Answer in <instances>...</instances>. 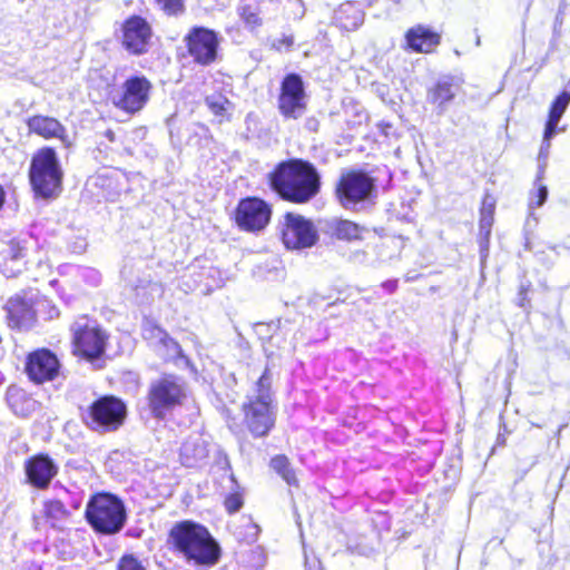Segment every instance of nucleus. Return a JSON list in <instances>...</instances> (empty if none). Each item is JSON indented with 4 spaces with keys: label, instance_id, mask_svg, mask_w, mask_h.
Returning <instances> with one entry per match:
<instances>
[{
    "label": "nucleus",
    "instance_id": "nucleus-1",
    "mask_svg": "<svg viewBox=\"0 0 570 570\" xmlns=\"http://www.w3.org/2000/svg\"><path fill=\"white\" fill-rule=\"evenodd\" d=\"M271 190L283 202L305 205L322 190V175L309 160L291 157L277 163L267 174Z\"/></svg>",
    "mask_w": 570,
    "mask_h": 570
},
{
    "label": "nucleus",
    "instance_id": "nucleus-2",
    "mask_svg": "<svg viewBox=\"0 0 570 570\" xmlns=\"http://www.w3.org/2000/svg\"><path fill=\"white\" fill-rule=\"evenodd\" d=\"M242 421L229 420L230 430H239L253 439L267 438L276 428L277 404L273 391V374L268 366L254 383V393L247 395L239 407Z\"/></svg>",
    "mask_w": 570,
    "mask_h": 570
},
{
    "label": "nucleus",
    "instance_id": "nucleus-3",
    "mask_svg": "<svg viewBox=\"0 0 570 570\" xmlns=\"http://www.w3.org/2000/svg\"><path fill=\"white\" fill-rule=\"evenodd\" d=\"M166 546L188 564L198 568L215 566L222 556L220 547L209 530L193 520L175 522L167 532Z\"/></svg>",
    "mask_w": 570,
    "mask_h": 570
},
{
    "label": "nucleus",
    "instance_id": "nucleus-4",
    "mask_svg": "<svg viewBox=\"0 0 570 570\" xmlns=\"http://www.w3.org/2000/svg\"><path fill=\"white\" fill-rule=\"evenodd\" d=\"M28 178L36 197L51 199L61 193L63 170L55 148L42 146L32 154Z\"/></svg>",
    "mask_w": 570,
    "mask_h": 570
},
{
    "label": "nucleus",
    "instance_id": "nucleus-5",
    "mask_svg": "<svg viewBox=\"0 0 570 570\" xmlns=\"http://www.w3.org/2000/svg\"><path fill=\"white\" fill-rule=\"evenodd\" d=\"M82 424L91 432L108 434L119 431L128 417L126 402L112 394L100 395L80 410Z\"/></svg>",
    "mask_w": 570,
    "mask_h": 570
},
{
    "label": "nucleus",
    "instance_id": "nucleus-6",
    "mask_svg": "<svg viewBox=\"0 0 570 570\" xmlns=\"http://www.w3.org/2000/svg\"><path fill=\"white\" fill-rule=\"evenodd\" d=\"M85 519L96 533L111 535L124 528L127 512L121 499L116 494L101 491L89 498Z\"/></svg>",
    "mask_w": 570,
    "mask_h": 570
},
{
    "label": "nucleus",
    "instance_id": "nucleus-7",
    "mask_svg": "<svg viewBox=\"0 0 570 570\" xmlns=\"http://www.w3.org/2000/svg\"><path fill=\"white\" fill-rule=\"evenodd\" d=\"M187 400L185 383L174 374H163L149 383L146 402L150 415L165 420L169 413L181 407Z\"/></svg>",
    "mask_w": 570,
    "mask_h": 570
},
{
    "label": "nucleus",
    "instance_id": "nucleus-8",
    "mask_svg": "<svg viewBox=\"0 0 570 570\" xmlns=\"http://www.w3.org/2000/svg\"><path fill=\"white\" fill-rule=\"evenodd\" d=\"M220 36L208 27L195 24L183 37L186 56L198 67H210L220 58Z\"/></svg>",
    "mask_w": 570,
    "mask_h": 570
},
{
    "label": "nucleus",
    "instance_id": "nucleus-9",
    "mask_svg": "<svg viewBox=\"0 0 570 570\" xmlns=\"http://www.w3.org/2000/svg\"><path fill=\"white\" fill-rule=\"evenodd\" d=\"M154 85L145 75H130L109 95L111 105L127 116L141 112L149 104Z\"/></svg>",
    "mask_w": 570,
    "mask_h": 570
},
{
    "label": "nucleus",
    "instance_id": "nucleus-10",
    "mask_svg": "<svg viewBox=\"0 0 570 570\" xmlns=\"http://www.w3.org/2000/svg\"><path fill=\"white\" fill-rule=\"evenodd\" d=\"M109 335L97 324L77 325L72 328L71 353L90 364L102 362Z\"/></svg>",
    "mask_w": 570,
    "mask_h": 570
},
{
    "label": "nucleus",
    "instance_id": "nucleus-11",
    "mask_svg": "<svg viewBox=\"0 0 570 570\" xmlns=\"http://www.w3.org/2000/svg\"><path fill=\"white\" fill-rule=\"evenodd\" d=\"M307 95L301 75L286 73L281 83L277 97V109L285 120H297L307 110Z\"/></svg>",
    "mask_w": 570,
    "mask_h": 570
},
{
    "label": "nucleus",
    "instance_id": "nucleus-12",
    "mask_svg": "<svg viewBox=\"0 0 570 570\" xmlns=\"http://www.w3.org/2000/svg\"><path fill=\"white\" fill-rule=\"evenodd\" d=\"M154 36L151 23L140 14H130L120 23V45L130 56L147 55L153 47Z\"/></svg>",
    "mask_w": 570,
    "mask_h": 570
},
{
    "label": "nucleus",
    "instance_id": "nucleus-13",
    "mask_svg": "<svg viewBox=\"0 0 570 570\" xmlns=\"http://www.w3.org/2000/svg\"><path fill=\"white\" fill-rule=\"evenodd\" d=\"M272 214L273 207L269 203L257 196H246L238 200L232 219L243 232L259 233L269 225Z\"/></svg>",
    "mask_w": 570,
    "mask_h": 570
},
{
    "label": "nucleus",
    "instance_id": "nucleus-14",
    "mask_svg": "<svg viewBox=\"0 0 570 570\" xmlns=\"http://www.w3.org/2000/svg\"><path fill=\"white\" fill-rule=\"evenodd\" d=\"M61 371L60 358L48 347L33 348L24 356L23 373L35 385H43L58 380Z\"/></svg>",
    "mask_w": 570,
    "mask_h": 570
},
{
    "label": "nucleus",
    "instance_id": "nucleus-15",
    "mask_svg": "<svg viewBox=\"0 0 570 570\" xmlns=\"http://www.w3.org/2000/svg\"><path fill=\"white\" fill-rule=\"evenodd\" d=\"M281 239L287 249L298 250L315 246L320 236L311 219L301 214L287 212L281 225Z\"/></svg>",
    "mask_w": 570,
    "mask_h": 570
},
{
    "label": "nucleus",
    "instance_id": "nucleus-16",
    "mask_svg": "<svg viewBox=\"0 0 570 570\" xmlns=\"http://www.w3.org/2000/svg\"><path fill=\"white\" fill-rule=\"evenodd\" d=\"M36 303L37 301L28 296L26 289L10 296L3 305L7 326L18 332L33 327L38 320Z\"/></svg>",
    "mask_w": 570,
    "mask_h": 570
},
{
    "label": "nucleus",
    "instance_id": "nucleus-17",
    "mask_svg": "<svg viewBox=\"0 0 570 570\" xmlns=\"http://www.w3.org/2000/svg\"><path fill=\"white\" fill-rule=\"evenodd\" d=\"M26 483L40 491L49 489L59 474V465L47 452H38L23 462Z\"/></svg>",
    "mask_w": 570,
    "mask_h": 570
},
{
    "label": "nucleus",
    "instance_id": "nucleus-18",
    "mask_svg": "<svg viewBox=\"0 0 570 570\" xmlns=\"http://www.w3.org/2000/svg\"><path fill=\"white\" fill-rule=\"evenodd\" d=\"M406 48L416 53H433L441 43V32L424 24L409 28L404 35Z\"/></svg>",
    "mask_w": 570,
    "mask_h": 570
},
{
    "label": "nucleus",
    "instance_id": "nucleus-19",
    "mask_svg": "<svg viewBox=\"0 0 570 570\" xmlns=\"http://www.w3.org/2000/svg\"><path fill=\"white\" fill-rule=\"evenodd\" d=\"M26 125L30 135H36L45 140H67L68 135L65 125L55 117L36 114L26 119Z\"/></svg>",
    "mask_w": 570,
    "mask_h": 570
},
{
    "label": "nucleus",
    "instance_id": "nucleus-20",
    "mask_svg": "<svg viewBox=\"0 0 570 570\" xmlns=\"http://www.w3.org/2000/svg\"><path fill=\"white\" fill-rule=\"evenodd\" d=\"M334 195L344 209H353L356 206V169H348L341 174Z\"/></svg>",
    "mask_w": 570,
    "mask_h": 570
},
{
    "label": "nucleus",
    "instance_id": "nucleus-21",
    "mask_svg": "<svg viewBox=\"0 0 570 570\" xmlns=\"http://www.w3.org/2000/svg\"><path fill=\"white\" fill-rule=\"evenodd\" d=\"M27 250L26 242L18 238H11L8 240L4 247L0 250L2 261L0 264L1 272L8 277L16 276L20 271L13 269L10 266V263L20 262L26 258Z\"/></svg>",
    "mask_w": 570,
    "mask_h": 570
},
{
    "label": "nucleus",
    "instance_id": "nucleus-22",
    "mask_svg": "<svg viewBox=\"0 0 570 570\" xmlns=\"http://www.w3.org/2000/svg\"><path fill=\"white\" fill-rule=\"evenodd\" d=\"M454 83L448 80L436 81L428 90V102L432 105L439 112H443L446 106L454 99Z\"/></svg>",
    "mask_w": 570,
    "mask_h": 570
},
{
    "label": "nucleus",
    "instance_id": "nucleus-23",
    "mask_svg": "<svg viewBox=\"0 0 570 570\" xmlns=\"http://www.w3.org/2000/svg\"><path fill=\"white\" fill-rule=\"evenodd\" d=\"M495 206V198L490 193H485L481 200L479 218V227L481 233L483 234L485 247L488 246L491 229L494 223Z\"/></svg>",
    "mask_w": 570,
    "mask_h": 570
},
{
    "label": "nucleus",
    "instance_id": "nucleus-24",
    "mask_svg": "<svg viewBox=\"0 0 570 570\" xmlns=\"http://www.w3.org/2000/svg\"><path fill=\"white\" fill-rule=\"evenodd\" d=\"M207 456L205 446L198 441L186 440L179 448V462L186 468H195Z\"/></svg>",
    "mask_w": 570,
    "mask_h": 570
},
{
    "label": "nucleus",
    "instance_id": "nucleus-25",
    "mask_svg": "<svg viewBox=\"0 0 570 570\" xmlns=\"http://www.w3.org/2000/svg\"><path fill=\"white\" fill-rule=\"evenodd\" d=\"M261 2L262 0H242L237 8L238 17L249 29H256L263 24Z\"/></svg>",
    "mask_w": 570,
    "mask_h": 570
},
{
    "label": "nucleus",
    "instance_id": "nucleus-26",
    "mask_svg": "<svg viewBox=\"0 0 570 570\" xmlns=\"http://www.w3.org/2000/svg\"><path fill=\"white\" fill-rule=\"evenodd\" d=\"M269 466L275 471L289 487L297 488L299 485L296 472L293 469L289 459L285 454H276L272 456Z\"/></svg>",
    "mask_w": 570,
    "mask_h": 570
},
{
    "label": "nucleus",
    "instance_id": "nucleus-27",
    "mask_svg": "<svg viewBox=\"0 0 570 570\" xmlns=\"http://www.w3.org/2000/svg\"><path fill=\"white\" fill-rule=\"evenodd\" d=\"M42 517L51 527L70 517L66 504L59 499H47L42 503Z\"/></svg>",
    "mask_w": 570,
    "mask_h": 570
},
{
    "label": "nucleus",
    "instance_id": "nucleus-28",
    "mask_svg": "<svg viewBox=\"0 0 570 570\" xmlns=\"http://www.w3.org/2000/svg\"><path fill=\"white\" fill-rule=\"evenodd\" d=\"M205 104L210 112L219 118L218 121H230L232 115L229 110L233 108V102L222 92L205 98Z\"/></svg>",
    "mask_w": 570,
    "mask_h": 570
},
{
    "label": "nucleus",
    "instance_id": "nucleus-29",
    "mask_svg": "<svg viewBox=\"0 0 570 570\" xmlns=\"http://www.w3.org/2000/svg\"><path fill=\"white\" fill-rule=\"evenodd\" d=\"M330 236L336 240L352 242L356 238V223L336 218L328 224Z\"/></svg>",
    "mask_w": 570,
    "mask_h": 570
},
{
    "label": "nucleus",
    "instance_id": "nucleus-30",
    "mask_svg": "<svg viewBox=\"0 0 570 570\" xmlns=\"http://www.w3.org/2000/svg\"><path fill=\"white\" fill-rule=\"evenodd\" d=\"M570 105V92L561 91L550 104L548 110V118L559 120L564 115L568 106Z\"/></svg>",
    "mask_w": 570,
    "mask_h": 570
},
{
    "label": "nucleus",
    "instance_id": "nucleus-31",
    "mask_svg": "<svg viewBox=\"0 0 570 570\" xmlns=\"http://www.w3.org/2000/svg\"><path fill=\"white\" fill-rule=\"evenodd\" d=\"M376 198V189L374 179L366 173L358 170V202L371 200Z\"/></svg>",
    "mask_w": 570,
    "mask_h": 570
},
{
    "label": "nucleus",
    "instance_id": "nucleus-32",
    "mask_svg": "<svg viewBox=\"0 0 570 570\" xmlns=\"http://www.w3.org/2000/svg\"><path fill=\"white\" fill-rule=\"evenodd\" d=\"M159 10L167 17H179L185 13V0H154Z\"/></svg>",
    "mask_w": 570,
    "mask_h": 570
},
{
    "label": "nucleus",
    "instance_id": "nucleus-33",
    "mask_svg": "<svg viewBox=\"0 0 570 570\" xmlns=\"http://www.w3.org/2000/svg\"><path fill=\"white\" fill-rule=\"evenodd\" d=\"M224 508L228 514L238 512L244 505V494L240 490L228 493L223 501Z\"/></svg>",
    "mask_w": 570,
    "mask_h": 570
},
{
    "label": "nucleus",
    "instance_id": "nucleus-34",
    "mask_svg": "<svg viewBox=\"0 0 570 570\" xmlns=\"http://www.w3.org/2000/svg\"><path fill=\"white\" fill-rule=\"evenodd\" d=\"M117 570H146L142 563L132 554L122 556L117 564Z\"/></svg>",
    "mask_w": 570,
    "mask_h": 570
},
{
    "label": "nucleus",
    "instance_id": "nucleus-35",
    "mask_svg": "<svg viewBox=\"0 0 570 570\" xmlns=\"http://www.w3.org/2000/svg\"><path fill=\"white\" fill-rule=\"evenodd\" d=\"M294 47V37L292 35H283L274 40L271 48L277 52L291 51Z\"/></svg>",
    "mask_w": 570,
    "mask_h": 570
},
{
    "label": "nucleus",
    "instance_id": "nucleus-36",
    "mask_svg": "<svg viewBox=\"0 0 570 570\" xmlns=\"http://www.w3.org/2000/svg\"><path fill=\"white\" fill-rule=\"evenodd\" d=\"M532 289V285L530 282H527L525 284H521L518 288V298H517V305L521 308H527L530 306V297L529 293Z\"/></svg>",
    "mask_w": 570,
    "mask_h": 570
},
{
    "label": "nucleus",
    "instance_id": "nucleus-37",
    "mask_svg": "<svg viewBox=\"0 0 570 570\" xmlns=\"http://www.w3.org/2000/svg\"><path fill=\"white\" fill-rule=\"evenodd\" d=\"M145 338L151 340L154 337H158L161 342L171 341L173 340L168 336V334L161 330L159 326L150 325L145 330Z\"/></svg>",
    "mask_w": 570,
    "mask_h": 570
},
{
    "label": "nucleus",
    "instance_id": "nucleus-38",
    "mask_svg": "<svg viewBox=\"0 0 570 570\" xmlns=\"http://www.w3.org/2000/svg\"><path fill=\"white\" fill-rule=\"evenodd\" d=\"M559 120L551 119L547 117L543 134H542V141L544 142H551L552 137L557 132Z\"/></svg>",
    "mask_w": 570,
    "mask_h": 570
},
{
    "label": "nucleus",
    "instance_id": "nucleus-39",
    "mask_svg": "<svg viewBox=\"0 0 570 570\" xmlns=\"http://www.w3.org/2000/svg\"><path fill=\"white\" fill-rule=\"evenodd\" d=\"M379 131L384 137L395 135V127L391 122L381 121L377 124Z\"/></svg>",
    "mask_w": 570,
    "mask_h": 570
},
{
    "label": "nucleus",
    "instance_id": "nucleus-40",
    "mask_svg": "<svg viewBox=\"0 0 570 570\" xmlns=\"http://www.w3.org/2000/svg\"><path fill=\"white\" fill-rule=\"evenodd\" d=\"M548 197V188L544 185H540L535 191V205L542 206Z\"/></svg>",
    "mask_w": 570,
    "mask_h": 570
},
{
    "label": "nucleus",
    "instance_id": "nucleus-41",
    "mask_svg": "<svg viewBox=\"0 0 570 570\" xmlns=\"http://www.w3.org/2000/svg\"><path fill=\"white\" fill-rule=\"evenodd\" d=\"M551 142H544L542 141L541 147L538 153V158L541 161V164H547V159L549 156Z\"/></svg>",
    "mask_w": 570,
    "mask_h": 570
},
{
    "label": "nucleus",
    "instance_id": "nucleus-42",
    "mask_svg": "<svg viewBox=\"0 0 570 570\" xmlns=\"http://www.w3.org/2000/svg\"><path fill=\"white\" fill-rule=\"evenodd\" d=\"M22 397H24V396L22 394H20L19 392H14L9 395V402L14 412H18V404H17L18 399H22Z\"/></svg>",
    "mask_w": 570,
    "mask_h": 570
},
{
    "label": "nucleus",
    "instance_id": "nucleus-43",
    "mask_svg": "<svg viewBox=\"0 0 570 570\" xmlns=\"http://www.w3.org/2000/svg\"><path fill=\"white\" fill-rule=\"evenodd\" d=\"M7 194L4 187L0 184V212L3 209L6 204Z\"/></svg>",
    "mask_w": 570,
    "mask_h": 570
},
{
    "label": "nucleus",
    "instance_id": "nucleus-44",
    "mask_svg": "<svg viewBox=\"0 0 570 570\" xmlns=\"http://www.w3.org/2000/svg\"><path fill=\"white\" fill-rule=\"evenodd\" d=\"M546 166L547 164H540L539 166V169H538V173H537V180L540 181L543 179L544 177V171H546Z\"/></svg>",
    "mask_w": 570,
    "mask_h": 570
},
{
    "label": "nucleus",
    "instance_id": "nucleus-45",
    "mask_svg": "<svg viewBox=\"0 0 570 570\" xmlns=\"http://www.w3.org/2000/svg\"><path fill=\"white\" fill-rule=\"evenodd\" d=\"M104 135H105V137H106L109 141H115V140H116V134H115V131H114V130H111V129H107V130L105 131V134H104Z\"/></svg>",
    "mask_w": 570,
    "mask_h": 570
}]
</instances>
